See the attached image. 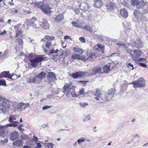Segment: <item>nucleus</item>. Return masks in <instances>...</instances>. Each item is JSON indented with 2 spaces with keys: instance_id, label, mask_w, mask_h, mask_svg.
I'll return each mask as SVG.
<instances>
[{
  "instance_id": "nucleus-6",
  "label": "nucleus",
  "mask_w": 148,
  "mask_h": 148,
  "mask_svg": "<svg viewBox=\"0 0 148 148\" xmlns=\"http://www.w3.org/2000/svg\"><path fill=\"white\" fill-rule=\"evenodd\" d=\"M133 52L134 54L132 55L131 56L132 59L135 61H138L140 56L142 54L141 51L138 50H135L133 51Z\"/></svg>"
},
{
  "instance_id": "nucleus-45",
  "label": "nucleus",
  "mask_w": 148,
  "mask_h": 148,
  "mask_svg": "<svg viewBox=\"0 0 148 148\" xmlns=\"http://www.w3.org/2000/svg\"><path fill=\"white\" fill-rule=\"evenodd\" d=\"M86 140L84 138H81L77 140V142L79 144H80V143L81 142H83L85 141Z\"/></svg>"
},
{
  "instance_id": "nucleus-31",
  "label": "nucleus",
  "mask_w": 148,
  "mask_h": 148,
  "mask_svg": "<svg viewBox=\"0 0 148 148\" xmlns=\"http://www.w3.org/2000/svg\"><path fill=\"white\" fill-rule=\"evenodd\" d=\"M71 57L73 59L79 60H80L81 56L79 54H73L72 55Z\"/></svg>"
},
{
  "instance_id": "nucleus-8",
  "label": "nucleus",
  "mask_w": 148,
  "mask_h": 148,
  "mask_svg": "<svg viewBox=\"0 0 148 148\" xmlns=\"http://www.w3.org/2000/svg\"><path fill=\"white\" fill-rule=\"evenodd\" d=\"M87 74H89L87 72L79 71L72 74L71 76L74 78H77L78 77L84 76Z\"/></svg>"
},
{
  "instance_id": "nucleus-24",
  "label": "nucleus",
  "mask_w": 148,
  "mask_h": 148,
  "mask_svg": "<svg viewBox=\"0 0 148 148\" xmlns=\"http://www.w3.org/2000/svg\"><path fill=\"white\" fill-rule=\"evenodd\" d=\"M63 15L62 14H59L57 15L55 18V20L57 23H59L64 19Z\"/></svg>"
},
{
  "instance_id": "nucleus-62",
  "label": "nucleus",
  "mask_w": 148,
  "mask_h": 148,
  "mask_svg": "<svg viewBox=\"0 0 148 148\" xmlns=\"http://www.w3.org/2000/svg\"><path fill=\"white\" fill-rule=\"evenodd\" d=\"M18 44L20 45H22L23 43V40L21 39H20L18 40Z\"/></svg>"
},
{
  "instance_id": "nucleus-11",
  "label": "nucleus",
  "mask_w": 148,
  "mask_h": 148,
  "mask_svg": "<svg viewBox=\"0 0 148 148\" xmlns=\"http://www.w3.org/2000/svg\"><path fill=\"white\" fill-rule=\"evenodd\" d=\"M15 75H10L9 72L4 71L0 74V77L3 78L8 77L9 78L13 80L15 79V78H14V79L12 78L13 76Z\"/></svg>"
},
{
  "instance_id": "nucleus-5",
  "label": "nucleus",
  "mask_w": 148,
  "mask_h": 148,
  "mask_svg": "<svg viewBox=\"0 0 148 148\" xmlns=\"http://www.w3.org/2000/svg\"><path fill=\"white\" fill-rule=\"evenodd\" d=\"M101 93L100 92V91L99 89L97 90L95 94V96L96 97L95 98V99L100 100L101 102H103L107 100H110V97L108 96L104 97V96H102L101 97Z\"/></svg>"
},
{
  "instance_id": "nucleus-40",
  "label": "nucleus",
  "mask_w": 148,
  "mask_h": 148,
  "mask_svg": "<svg viewBox=\"0 0 148 148\" xmlns=\"http://www.w3.org/2000/svg\"><path fill=\"white\" fill-rule=\"evenodd\" d=\"M86 55H87V58H88V59L90 58H92L93 56H94V54L92 53H87Z\"/></svg>"
},
{
  "instance_id": "nucleus-43",
  "label": "nucleus",
  "mask_w": 148,
  "mask_h": 148,
  "mask_svg": "<svg viewBox=\"0 0 148 148\" xmlns=\"http://www.w3.org/2000/svg\"><path fill=\"white\" fill-rule=\"evenodd\" d=\"M6 84V81L4 79L0 80V85L5 86Z\"/></svg>"
},
{
  "instance_id": "nucleus-51",
  "label": "nucleus",
  "mask_w": 148,
  "mask_h": 148,
  "mask_svg": "<svg viewBox=\"0 0 148 148\" xmlns=\"http://www.w3.org/2000/svg\"><path fill=\"white\" fill-rule=\"evenodd\" d=\"M51 42H47L45 45V47L47 48H49L51 46Z\"/></svg>"
},
{
  "instance_id": "nucleus-14",
  "label": "nucleus",
  "mask_w": 148,
  "mask_h": 148,
  "mask_svg": "<svg viewBox=\"0 0 148 148\" xmlns=\"http://www.w3.org/2000/svg\"><path fill=\"white\" fill-rule=\"evenodd\" d=\"M19 137V134L17 131H15L10 135V139L12 141L17 139Z\"/></svg>"
},
{
  "instance_id": "nucleus-7",
  "label": "nucleus",
  "mask_w": 148,
  "mask_h": 148,
  "mask_svg": "<svg viewBox=\"0 0 148 148\" xmlns=\"http://www.w3.org/2000/svg\"><path fill=\"white\" fill-rule=\"evenodd\" d=\"M9 102L10 101H8L7 103H6V102H4V104H3V103L0 104V113L5 112L7 108H8L9 107Z\"/></svg>"
},
{
  "instance_id": "nucleus-20",
  "label": "nucleus",
  "mask_w": 148,
  "mask_h": 148,
  "mask_svg": "<svg viewBox=\"0 0 148 148\" xmlns=\"http://www.w3.org/2000/svg\"><path fill=\"white\" fill-rule=\"evenodd\" d=\"M120 13L123 18H126L128 16V12L126 9H122L120 11Z\"/></svg>"
},
{
  "instance_id": "nucleus-4",
  "label": "nucleus",
  "mask_w": 148,
  "mask_h": 148,
  "mask_svg": "<svg viewBox=\"0 0 148 148\" xmlns=\"http://www.w3.org/2000/svg\"><path fill=\"white\" fill-rule=\"evenodd\" d=\"M45 56H42L40 57H37L34 59H29V61L31 63V66L34 67H36L40 63V64L41 63L40 62L42 61L45 59Z\"/></svg>"
},
{
  "instance_id": "nucleus-59",
  "label": "nucleus",
  "mask_w": 148,
  "mask_h": 148,
  "mask_svg": "<svg viewBox=\"0 0 148 148\" xmlns=\"http://www.w3.org/2000/svg\"><path fill=\"white\" fill-rule=\"evenodd\" d=\"M147 60L146 59L142 58H139V60H138V61L139 62H142V61H146Z\"/></svg>"
},
{
  "instance_id": "nucleus-28",
  "label": "nucleus",
  "mask_w": 148,
  "mask_h": 148,
  "mask_svg": "<svg viewBox=\"0 0 148 148\" xmlns=\"http://www.w3.org/2000/svg\"><path fill=\"white\" fill-rule=\"evenodd\" d=\"M106 6L108 9L113 10L115 7V4L114 3H112L107 4Z\"/></svg>"
},
{
  "instance_id": "nucleus-38",
  "label": "nucleus",
  "mask_w": 148,
  "mask_h": 148,
  "mask_svg": "<svg viewBox=\"0 0 148 148\" xmlns=\"http://www.w3.org/2000/svg\"><path fill=\"white\" fill-rule=\"evenodd\" d=\"M116 45L120 46V47H119L125 48V49L127 47L125 43H117L116 44Z\"/></svg>"
},
{
  "instance_id": "nucleus-15",
  "label": "nucleus",
  "mask_w": 148,
  "mask_h": 148,
  "mask_svg": "<svg viewBox=\"0 0 148 148\" xmlns=\"http://www.w3.org/2000/svg\"><path fill=\"white\" fill-rule=\"evenodd\" d=\"M134 14L137 18L141 19L143 18V14L137 10H134L133 11Z\"/></svg>"
},
{
  "instance_id": "nucleus-57",
  "label": "nucleus",
  "mask_w": 148,
  "mask_h": 148,
  "mask_svg": "<svg viewBox=\"0 0 148 148\" xmlns=\"http://www.w3.org/2000/svg\"><path fill=\"white\" fill-rule=\"evenodd\" d=\"M79 39L82 42H85V39L83 37H80L79 38Z\"/></svg>"
},
{
  "instance_id": "nucleus-34",
  "label": "nucleus",
  "mask_w": 148,
  "mask_h": 148,
  "mask_svg": "<svg viewBox=\"0 0 148 148\" xmlns=\"http://www.w3.org/2000/svg\"><path fill=\"white\" fill-rule=\"evenodd\" d=\"M9 101L8 100L3 98L0 95V103L4 104V102H6V103Z\"/></svg>"
},
{
  "instance_id": "nucleus-30",
  "label": "nucleus",
  "mask_w": 148,
  "mask_h": 148,
  "mask_svg": "<svg viewBox=\"0 0 148 148\" xmlns=\"http://www.w3.org/2000/svg\"><path fill=\"white\" fill-rule=\"evenodd\" d=\"M34 4L35 6L41 9L42 8L43 5H44L42 1H39L38 2H36L34 3Z\"/></svg>"
},
{
  "instance_id": "nucleus-27",
  "label": "nucleus",
  "mask_w": 148,
  "mask_h": 148,
  "mask_svg": "<svg viewBox=\"0 0 148 148\" xmlns=\"http://www.w3.org/2000/svg\"><path fill=\"white\" fill-rule=\"evenodd\" d=\"M101 2H100V1H99V0H96L95 3H94L93 5V6L97 8H100V7H101Z\"/></svg>"
},
{
  "instance_id": "nucleus-55",
  "label": "nucleus",
  "mask_w": 148,
  "mask_h": 148,
  "mask_svg": "<svg viewBox=\"0 0 148 148\" xmlns=\"http://www.w3.org/2000/svg\"><path fill=\"white\" fill-rule=\"evenodd\" d=\"M51 107V106H49L48 105H46L45 106H43L42 107V109L43 110H45L46 109H48Z\"/></svg>"
},
{
  "instance_id": "nucleus-3",
  "label": "nucleus",
  "mask_w": 148,
  "mask_h": 148,
  "mask_svg": "<svg viewBox=\"0 0 148 148\" xmlns=\"http://www.w3.org/2000/svg\"><path fill=\"white\" fill-rule=\"evenodd\" d=\"M130 84H133L135 88H141L145 86V80L142 78H140L137 80L133 81Z\"/></svg>"
},
{
  "instance_id": "nucleus-39",
  "label": "nucleus",
  "mask_w": 148,
  "mask_h": 148,
  "mask_svg": "<svg viewBox=\"0 0 148 148\" xmlns=\"http://www.w3.org/2000/svg\"><path fill=\"white\" fill-rule=\"evenodd\" d=\"M79 105L81 106L84 108L85 107L88 105L87 103L84 102H82L80 103Z\"/></svg>"
},
{
  "instance_id": "nucleus-12",
  "label": "nucleus",
  "mask_w": 148,
  "mask_h": 148,
  "mask_svg": "<svg viewBox=\"0 0 148 148\" xmlns=\"http://www.w3.org/2000/svg\"><path fill=\"white\" fill-rule=\"evenodd\" d=\"M39 26L41 27L44 29H47L49 28V24L48 23L47 20L44 18L42 19V21L40 24H39Z\"/></svg>"
},
{
  "instance_id": "nucleus-37",
  "label": "nucleus",
  "mask_w": 148,
  "mask_h": 148,
  "mask_svg": "<svg viewBox=\"0 0 148 148\" xmlns=\"http://www.w3.org/2000/svg\"><path fill=\"white\" fill-rule=\"evenodd\" d=\"M55 38L54 36H49L48 35H45L44 37V38L47 40H53Z\"/></svg>"
},
{
  "instance_id": "nucleus-36",
  "label": "nucleus",
  "mask_w": 148,
  "mask_h": 148,
  "mask_svg": "<svg viewBox=\"0 0 148 148\" xmlns=\"http://www.w3.org/2000/svg\"><path fill=\"white\" fill-rule=\"evenodd\" d=\"M27 82L31 83H34V77H29L27 79Z\"/></svg>"
},
{
  "instance_id": "nucleus-2",
  "label": "nucleus",
  "mask_w": 148,
  "mask_h": 148,
  "mask_svg": "<svg viewBox=\"0 0 148 148\" xmlns=\"http://www.w3.org/2000/svg\"><path fill=\"white\" fill-rule=\"evenodd\" d=\"M25 23L27 26H32L36 29L39 28V23L35 18H32L30 19H26Z\"/></svg>"
},
{
  "instance_id": "nucleus-61",
  "label": "nucleus",
  "mask_w": 148,
  "mask_h": 148,
  "mask_svg": "<svg viewBox=\"0 0 148 148\" xmlns=\"http://www.w3.org/2000/svg\"><path fill=\"white\" fill-rule=\"evenodd\" d=\"M84 90H82L79 91V93H78L79 95H82L84 94Z\"/></svg>"
},
{
  "instance_id": "nucleus-16",
  "label": "nucleus",
  "mask_w": 148,
  "mask_h": 148,
  "mask_svg": "<svg viewBox=\"0 0 148 148\" xmlns=\"http://www.w3.org/2000/svg\"><path fill=\"white\" fill-rule=\"evenodd\" d=\"M143 43L141 40L138 39L134 42L133 43L134 47H136L137 48H140L141 47Z\"/></svg>"
},
{
  "instance_id": "nucleus-26",
  "label": "nucleus",
  "mask_w": 148,
  "mask_h": 148,
  "mask_svg": "<svg viewBox=\"0 0 148 148\" xmlns=\"http://www.w3.org/2000/svg\"><path fill=\"white\" fill-rule=\"evenodd\" d=\"M19 123V122L15 121L13 123H11V124H7L6 125L3 126V128L5 127H11L13 126L15 127V126H17L18 125V124Z\"/></svg>"
},
{
  "instance_id": "nucleus-63",
  "label": "nucleus",
  "mask_w": 148,
  "mask_h": 148,
  "mask_svg": "<svg viewBox=\"0 0 148 148\" xmlns=\"http://www.w3.org/2000/svg\"><path fill=\"white\" fill-rule=\"evenodd\" d=\"M74 12L76 14H78L79 13V11L78 8H75L74 10Z\"/></svg>"
},
{
  "instance_id": "nucleus-56",
  "label": "nucleus",
  "mask_w": 148,
  "mask_h": 148,
  "mask_svg": "<svg viewBox=\"0 0 148 148\" xmlns=\"http://www.w3.org/2000/svg\"><path fill=\"white\" fill-rule=\"evenodd\" d=\"M57 56V55L53 54L51 56V58L53 60H55L56 59V58Z\"/></svg>"
},
{
  "instance_id": "nucleus-58",
  "label": "nucleus",
  "mask_w": 148,
  "mask_h": 148,
  "mask_svg": "<svg viewBox=\"0 0 148 148\" xmlns=\"http://www.w3.org/2000/svg\"><path fill=\"white\" fill-rule=\"evenodd\" d=\"M98 47L100 49H103L104 47L103 45H102L100 44H99L97 45Z\"/></svg>"
},
{
  "instance_id": "nucleus-13",
  "label": "nucleus",
  "mask_w": 148,
  "mask_h": 148,
  "mask_svg": "<svg viewBox=\"0 0 148 148\" xmlns=\"http://www.w3.org/2000/svg\"><path fill=\"white\" fill-rule=\"evenodd\" d=\"M80 9L84 11H88L89 8V5L88 3L84 2H82L79 5Z\"/></svg>"
},
{
  "instance_id": "nucleus-23",
  "label": "nucleus",
  "mask_w": 148,
  "mask_h": 148,
  "mask_svg": "<svg viewBox=\"0 0 148 148\" xmlns=\"http://www.w3.org/2000/svg\"><path fill=\"white\" fill-rule=\"evenodd\" d=\"M71 23L73 24V26L75 27H76L80 28H82L83 27V24L82 23H78L76 21H72L71 22Z\"/></svg>"
},
{
  "instance_id": "nucleus-18",
  "label": "nucleus",
  "mask_w": 148,
  "mask_h": 148,
  "mask_svg": "<svg viewBox=\"0 0 148 148\" xmlns=\"http://www.w3.org/2000/svg\"><path fill=\"white\" fill-rule=\"evenodd\" d=\"M146 4V3L143 1H138L136 7L137 8L140 9L143 7Z\"/></svg>"
},
{
  "instance_id": "nucleus-53",
  "label": "nucleus",
  "mask_w": 148,
  "mask_h": 148,
  "mask_svg": "<svg viewBox=\"0 0 148 148\" xmlns=\"http://www.w3.org/2000/svg\"><path fill=\"white\" fill-rule=\"evenodd\" d=\"M58 51V49H56V50H55L54 49H53L51 51L50 53L51 54L57 53Z\"/></svg>"
},
{
  "instance_id": "nucleus-1",
  "label": "nucleus",
  "mask_w": 148,
  "mask_h": 148,
  "mask_svg": "<svg viewBox=\"0 0 148 148\" xmlns=\"http://www.w3.org/2000/svg\"><path fill=\"white\" fill-rule=\"evenodd\" d=\"M75 87V86L73 85L72 82L70 83L64 85L63 88V92L64 93L67 92L66 96L68 97H70V93L71 92V95L72 97H78V95L74 91Z\"/></svg>"
},
{
  "instance_id": "nucleus-29",
  "label": "nucleus",
  "mask_w": 148,
  "mask_h": 148,
  "mask_svg": "<svg viewBox=\"0 0 148 148\" xmlns=\"http://www.w3.org/2000/svg\"><path fill=\"white\" fill-rule=\"evenodd\" d=\"M46 73L44 71L41 72L38 75H37L38 77L42 80V78L45 77L46 76Z\"/></svg>"
},
{
  "instance_id": "nucleus-54",
  "label": "nucleus",
  "mask_w": 148,
  "mask_h": 148,
  "mask_svg": "<svg viewBox=\"0 0 148 148\" xmlns=\"http://www.w3.org/2000/svg\"><path fill=\"white\" fill-rule=\"evenodd\" d=\"M139 65L141 66H142L144 67H147V65H146L145 63L143 62H140L139 63Z\"/></svg>"
},
{
  "instance_id": "nucleus-21",
  "label": "nucleus",
  "mask_w": 148,
  "mask_h": 148,
  "mask_svg": "<svg viewBox=\"0 0 148 148\" xmlns=\"http://www.w3.org/2000/svg\"><path fill=\"white\" fill-rule=\"evenodd\" d=\"M73 50L75 53H77L78 54L81 55L83 53V50L82 49L79 48L77 47H76L73 48Z\"/></svg>"
},
{
  "instance_id": "nucleus-47",
  "label": "nucleus",
  "mask_w": 148,
  "mask_h": 148,
  "mask_svg": "<svg viewBox=\"0 0 148 148\" xmlns=\"http://www.w3.org/2000/svg\"><path fill=\"white\" fill-rule=\"evenodd\" d=\"M125 49L126 50V51L128 53H129L130 54V55L132 56V50L131 49H129L127 47L125 48Z\"/></svg>"
},
{
  "instance_id": "nucleus-25",
  "label": "nucleus",
  "mask_w": 148,
  "mask_h": 148,
  "mask_svg": "<svg viewBox=\"0 0 148 148\" xmlns=\"http://www.w3.org/2000/svg\"><path fill=\"white\" fill-rule=\"evenodd\" d=\"M110 66L109 65H104L103 67V72L105 73H107L109 72L110 71Z\"/></svg>"
},
{
  "instance_id": "nucleus-10",
  "label": "nucleus",
  "mask_w": 148,
  "mask_h": 148,
  "mask_svg": "<svg viewBox=\"0 0 148 148\" xmlns=\"http://www.w3.org/2000/svg\"><path fill=\"white\" fill-rule=\"evenodd\" d=\"M51 7L47 4H44L41 10L45 14H49L51 12Z\"/></svg>"
},
{
  "instance_id": "nucleus-22",
  "label": "nucleus",
  "mask_w": 148,
  "mask_h": 148,
  "mask_svg": "<svg viewBox=\"0 0 148 148\" xmlns=\"http://www.w3.org/2000/svg\"><path fill=\"white\" fill-rule=\"evenodd\" d=\"M5 130L3 126L0 125V138H1L5 137Z\"/></svg>"
},
{
  "instance_id": "nucleus-44",
  "label": "nucleus",
  "mask_w": 148,
  "mask_h": 148,
  "mask_svg": "<svg viewBox=\"0 0 148 148\" xmlns=\"http://www.w3.org/2000/svg\"><path fill=\"white\" fill-rule=\"evenodd\" d=\"M91 119V118L89 116H86L85 118L83 120V121L86 122L87 121L90 120Z\"/></svg>"
},
{
  "instance_id": "nucleus-49",
  "label": "nucleus",
  "mask_w": 148,
  "mask_h": 148,
  "mask_svg": "<svg viewBox=\"0 0 148 148\" xmlns=\"http://www.w3.org/2000/svg\"><path fill=\"white\" fill-rule=\"evenodd\" d=\"M87 55L85 56V55H83L81 56L80 60H88V58H87Z\"/></svg>"
},
{
  "instance_id": "nucleus-33",
  "label": "nucleus",
  "mask_w": 148,
  "mask_h": 148,
  "mask_svg": "<svg viewBox=\"0 0 148 148\" xmlns=\"http://www.w3.org/2000/svg\"><path fill=\"white\" fill-rule=\"evenodd\" d=\"M115 89L114 88H111L108 92V94L109 95H113L115 94Z\"/></svg>"
},
{
  "instance_id": "nucleus-41",
  "label": "nucleus",
  "mask_w": 148,
  "mask_h": 148,
  "mask_svg": "<svg viewBox=\"0 0 148 148\" xmlns=\"http://www.w3.org/2000/svg\"><path fill=\"white\" fill-rule=\"evenodd\" d=\"M22 105L23 106V103L20 102L17 105L16 108L18 109L21 108Z\"/></svg>"
},
{
  "instance_id": "nucleus-50",
  "label": "nucleus",
  "mask_w": 148,
  "mask_h": 148,
  "mask_svg": "<svg viewBox=\"0 0 148 148\" xmlns=\"http://www.w3.org/2000/svg\"><path fill=\"white\" fill-rule=\"evenodd\" d=\"M80 83L82 84L83 86H85V85L86 84V83L88 82V81H79Z\"/></svg>"
},
{
  "instance_id": "nucleus-35",
  "label": "nucleus",
  "mask_w": 148,
  "mask_h": 148,
  "mask_svg": "<svg viewBox=\"0 0 148 148\" xmlns=\"http://www.w3.org/2000/svg\"><path fill=\"white\" fill-rule=\"evenodd\" d=\"M34 83H40L41 82L42 80L40 79L37 75L35 77H34Z\"/></svg>"
},
{
  "instance_id": "nucleus-17",
  "label": "nucleus",
  "mask_w": 148,
  "mask_h": 148,
  "mask_svg": "<svg viewBox=\"0 0 148 148\" xmlns=\"http://www.w3.org/2000/svg\"><path fill=\"white\" fill-rule=\"evenodd\" d=\"M91 70L93 71L92 74H95L96 73H103L101 68L99 66H96L93 68L92 69H90V71Z\"/></svg>"
},
{
  "instance_id": "nucleus-46",
  "label": "nucleus",
  "mask_w": 148,
  "mask_h": 148,
  "mask_svg": "<svg viewBox=\"0 0 148 148\" xmlns=\"http://www.w3.org/2000/svg\"><path fill=\"white\" fill-rule=\"evenodd\" d=\"M8 142V139L7 138H5L4 140H0V142L1 143L4 144V143H7Z\"/></svg>"
},
{
  "instance_id": "nucleus-9",
  "label": "nucleus",
  "mask_w": 148,
  "mask_h": 148,
  "mask_svg": "<svg viewBox=\"0 0 148 148\" xmlns=\"http://www.w3.org/2000/svg\"><path fill=\"white\" fill-rule=\"evenodd\" d=\"M47 79L50 83L54 82L56 79L55 73L52 72H49L48 74Z\"/></svg>"
},
{
  "instance_id": "nucleus-60",
  "label": "nucleus",
  "mask_w": 148,
  "mask_h": 148,
  "mask_svg": "<svg viewBox=\"0 0 148 148\" xmlns=\"http://www.w3.org/2000/svg\"><path fill=\"white\" fill-rule=\"evenodd\" d=\"M8 121L10 122L11 123H13L14 122H15V121H13L12 118L11 117H10L9 118Z\"/></svg>"
},
{
  "instance_id": "nucleus-42",
  "label": "nucleus",
  "mask_w": 148,
  "mask_h": 148,
  "mask_svg": "<svg viewBox=\"0 0 148 148\" xmlns=\"http://www.w3.org/2000/svg\"><path fill=\"white\" fill-rule=\"evenodd\" d=\"M138 1L137 0H131V4L133 5H136H136L137 4V3H138Z\"/></svg>"
},
{
  "instance_id": "nucleus-48",
  "label": "nucleus",
  "mask_w": 148,
  "mask_h": 148,
  "mask_svg": "<svg viewBox=\"0 0 148 148\" xmlns=\"http://www.w3.org/2000/svg\"><path fill=\"white\" fill-rule=\"evenodd\" d=\"M127 66L129 68L131 69V70H133L134 69L133 65L131 64L130 63H129Z\"/></svg>"
},
{
  "instance_id": "nucleus-64",
  "label": "nucleus",
  "mask_w": 148,
  "mask_h": 148,
  "mask_svg": "<svg viewBox=\"0 0 148 148\" xmlns=\"http://www.w3.org/2000/svg\"><path fill=\"white\" fill-rule=\"evenodd\" d=\"M21 34V31H18L16 35V37H17L18 36V35L20 34Z\"/></svg>"
},
{
  "instance_id": "nucleus-32",
  "label": "nucleus",
  "mask_w": 148,
  "mask_h": 148,
  "mask_svg": "<svg viewBox=\"0 0 148 148\" xmlns=\"http://www.w3.org/2000/svg\"><path fill=\"white\" fill-rule=\"evenodd\" d=\"M83 29H85L87 31H88L91 33L92 32V30L91 27L88 25H86L84 27Z\"/></svg>"
},
{
  "instance_id": "nucleus-19",
  "label": "nucleus",
  "mask_w": 148,
  "mask_h": 148,
  "mask_svg": "<svg viewBox=\"0 0 148 148\" xmlns=\"http://www.w3.org/2000/svg\"><path fill=\"white\" fill-rule=\"evenodd\" d=\"M23 143V141L21 139H19L14 142L13 143V145L14 146L20 147L22 146Z\"/></svg>"
},
{
  "instance_id": "nucleus-52",
  "label": "nucleus",
  "mask_w": 148,
  "mask_h": 148,
  "mask_svg": "<svg viewBox=\"0 0 148 148\" xmlns=\"http://www.w3.org/2000/svg\"><path fill=\"white\" fill-rule=\"evenodd\" d=\"M54 144L51 143H49L47 144V146L49 148H52Z\"/></svg>"
}]
</instances>
